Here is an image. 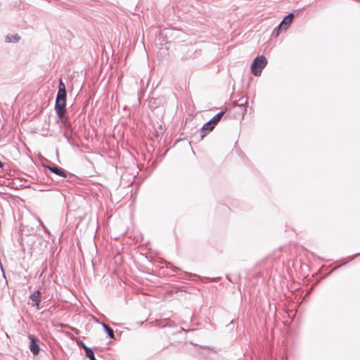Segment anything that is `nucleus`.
Wrapping results in <instances>:
<instances>
[{"mask_svg": "<svg viewBox=\"0 0 360 360\" xmlns=\"http://www.w3.org/2000/svg\"><path fill=\"white\" fill-rule=\"evenodd\" d=\"M67 91H58L56 99L55 110L58 117L63 119L65 112Z\"/></svg>", "mask_w": 360, "mask_h": 360, "instance_id": "f257e3e1", "label": "nucleus"}, {"mask_svg": "<svg viewBox=\"0 0 360 360\" xmlns=\"http://www.w3.org/2000/svg\"><path fill=\"white\" fill-rule=\"evenodd\" d=\"M267 59L263 55L257 56L251 64V71L255 76H260L262 70L267 65Z\"/></svg>", "mask_w": 360, "mask_h": 360, "instance_id": "f03ea898", "label": "nucleus"}, {"mask_svg": "<svg viewBox=\"0 0 360 360\" xmlns=\"http://www.w3.org/2000/svg\"><path fill=\"white\" fill-rule=\"evenodd\" d=\"M294 18V13H290L285 15L281 23L274 30L273 34L276 37L278 36L282 30H286L291 24Z\"/></svg>", "mask_w": 360, "mask_h": 360, "instance_id": "7ed1b4c3", "label": "nucleus"}, {"mask_svg": "<svg viewBox=\"0 0 360 360\" xmlns=\"http://www.w3.org/2000/svg\"><path fill=\"white\" fill-rule=\"evenodd\" d=\"M244 91H236V94L233 92V97L236 96L239 98L234 101L233 105L240 107L243 110L246 111V108L248 105V98L243 94Z\"/></svg>", "mask_w": 360, "mask_h": 360, "instance_id": "20e7f679", "label": "nucleus"}, {"mask_svg": "<svg viewBox=\"0 0 360 360\" xmlns=\"http://www.w3.org/2000/svg\"><path fill=\"white\" fill-rule=\"evenodd\" d=\"M160 35L167 37L169 35L174 39H180L181 41H184V38L186 37V34L179 30H167L165 32H160Z\"/></svg>", "mask_w": 360, "mask_h": 360, "instance_id": "39448f33", "label": "nucleus"}, {"mask_svg": "<svg viewBox=\"0 0 360 360\" xmlns=\"http://www.w3.org/2000/svg\"><path fill=\"white\" fill-rule=\"evenodd\" d=\"M148 106L151 109H156L162 103V99L154 95V91H150L148 96Z\"/></svg>", "mask_w": 360, "mask_h": 360, "instance_id": "423d86ee", "label": "nucleus"}, {"mask_svg": "<svg viewBox=\"0 0 360 360\" xmlns=\"http://www.w3.org/2000/svg\"><path fill=\"white\" fill-rule=\"evenodd\" d=\"M30 299L32 300L31 305L39 309V304L41 300V292L40 290H35L30 295Z\"/></svg>", "mask_w": 360, "mask_h": 360, "instance_id": "0eeeda50", "label": "nucleus"}, {"mask_svg": "<svg viewBox=\"0 0 360 360\" xmlns=\"http://www.w3.org/2000/svg\"><path fill=\"white\" fill-rule=\"evenodd\" d=\"M29 339L30 340V349L31 352L34 355L39 354V351H40V347L37 342V340L32 335H29Z\"/></svg>", "mask_w": 360, "mask_h": 360, "instance_id": "6e6552de", "label": "nucleus"}, {"mask_svg": "<svg viewBox=\"0 0 360 360\" xmlns=\"http://www.w3.org/2000/svg\"><path fill=\"white\" fill-rule=\"evenodd\" d=\"M46 167L47 169H49L51 172H52L53 173L58 175V176H60L62 177H67V175H68V172L63 169V168L58 167V166H46Z\"/></svg>", "mask_w": 360, "mask_h": 360, "instance_id": "1a4fd4ad", "label": "nucleus"}, {"mask_svg": "<svg viewBox=\"0 0 360 360\" xmlns=\"http://www.w3.org/2000/svg\"><path fill=\"white\" fill-rule=\"evenodd\" d=\"M214 124L211 122V120H209L207 122H206L200 129V140H202L205 136V134L203 133L204 130L211 131L214 128Z\"/></svg>", "mask_w": 360, "mask_h": 360, "instance_id": "9d476101", "label": "nucleus"}, {"mask_svg": "<svg viewBox=\"0 0 360 360\" xmlns=\"http://www.w3.org/2000/svg\"><path fill=\"white\" fill-rule=\"evenodd\" d=\"M20 37L18 34H12V35H6L5 38V41L6 43H17L20 41Z\"/></svg>", "mask_w": 360, "mask_h": 360, "instance_id": "9b49d317", "label": "nucleus"}, {"mask_svg": "<svg viewBox=\"0 0 360 360\" xmlns=\"http://www.w3.org/2000/svg\"><path fill=\"white\" fill-rule=\"evenodd\" d=\"M101 325L104 329V330L107 333L109 338L114 339L115 338V334L114 330L106 323H101Z\"/></svg>", "mask_w": 360, "mask_h": 360, "instance_id": "f8f14e48", "label": "nucleus"}, {"mask_svg": "<svg viewBox=\"0 0 360 360\" xmlns=\"http://www.w3.org/2000/svg\"><path fill=\"white\" fill-rule=\"evenodd\" d=\"M53 87H55V84H58V90H66L65 89V84L63 83V80L61 78L58 79V81L56 80H54L52 83H51Z\"/></svg>", "mask_w": 360, "mask_h": 360, "instance_id": "ddd939ff", "label": "nucleus"}, {"mask_svg": "<svg viewBox=\"0 0 360 360\" xmlns=\"http://www.w3.org/2000/svg\"><path fill=\"white\" fill-rule=\"evenodd\" d=\"M224 114V111L219 112L210 120L211 122H212L215 125L218 122H219Z\"/></svg>", "mask_w": 360, "mask_h": 360, "instance_id": "4468645a", "label": "nucleus"}, {"mask_svg": "<svg viewBox=\"0 0 360 360\" xmlns=\"http://www.w3.org/2000/svg\"><path fill=\"white\" fill-rule=\"evenodd\" d=\"M86 356L89 358L90 360H96L94 356V352L91 349H86Z\"/></svg>", "mask_w": 360, "mask_h": 360, "instance_id": "2eb2a0df", "label": "nucleus"}, {"mask_svg": "<svg viewBox=\"0 0 360 360\" xmlns=\"http://www.w3.org/2000/svg\"><path fill=\"white\" fill-rule=\"evenodd\" d=\"M81 345L83 347V349L85 350V354H86V349H90L83 342H81Z\"/></svg>", "mask_w": 360, "mask_h": 360, "instance_id": "dca6fc26", "label": "nucleus"}, {"mask_svg": "<svg viewBox=\"0 0 360 360\" xmlns=\"http://www.w3.org/2000/svg\"><path fill=\"white\" fill-rule=\"evenodd\" d=\"M72 330H74V331L75 332V333H76V334H78V333H78V332H79V330H78L77 329H76V328H72Z\"/></svg>", "mask_w": 360, "mask_h": 360, "instance_id": "f3484780", "label": "nucleus"}, {"mask_svg": "<svg viewBox=\"0 0 360 360\" xmlns=\"http://www.w3.org/2000/svg\"><path fill=\"white\" fill-rule=\"evenodd\" d=\"M4 163L0 160V168H3L4 167Z\"/></svg>", "mask_w": 360, "mask_h": 360, "instance_id": "a211bd4d", "label": "nucleus"}, {"mask_svg": "<svg viewBox=\"0 0 360 360\" xmlns=\"http://www.w3.org/2000/svg\"><path fill=\"white\" fill-rule=\"evenodd\" d=\"M38 221H39V224H40L43 227H44V226L42 221H41V219H39Z\"/></svg>", "mask_w": 360, "mask_h": 360, "instance_id": "6ab92c4d", "label": "nucleus"}, {"mask_svg": "<svg viewBox=\"0 0 360 360\" xmlns=\"http://www.w3.org/2000/svg\"><path fill=\"white\" fill-rule=\"evenodd\" d=\"M75 88H79V90H82L83 85L82 84L81 86H76Z\"/></svg>", "mask_w": 360, "mask_h": 360, "instance_id": "aec40b11", "label": "nucleus"}, {"mask_svg": "<svg viewBox=\"0 0 360 360\" xmlns=\"http://www.w3.org/2000/svg\"><path fill=\"white\" fill-rule=\"evenodd\" d=\"M1 269L2 270V271H4V269H3V267H2L1 264ZM3 273H4V276H5L4 272H3Z\"/></svg>", "mask_w": 360, "mask_h": 360, "instance_id": "412c9836", "label": "nucleus"}]
</instances>
